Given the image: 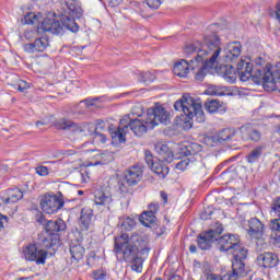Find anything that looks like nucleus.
<instances>
[{"label": "nucleus", "mask_w": 280, "mask_h": 280, "mask_svg": "<svg viewBox=\"0 0 280 280\" xmlns=\"http://www.w3.org/2000/svg\"><path fill=\"white\" fill-rule=\"evenodd\" d=\"M222 48L220 47V37L218 35H208L205 37V45L200 42H195L187 45L184 48V54L186 56H195V80L202 82L207 75V69H213L218 65V59Z\"/></svg>", "instance_id": "1"}, {"label": "nucleus", "mask_w": 280, "mask_h": 280, "mask_svg": "<svg viewBox=\"0 0 280 280\" xmlns=\"http://www.w3.org/2000/svg\"><path fill=\"white\" fill-rule=\"evenodd\" d=\"M114 253L115 255H122L124 261L133 264L132 270L141 272L143 259L139 255H150V238H148V235L137 232H133L130 237L128 234H122L115 237Z\"/></svg>", "instance_id": "2"}, {"label": "nucleus", "mask_w": 280, "mask_h": 280, "mask_svg": "<svg viewBox=\"0 0 280 280\" xmlns=\"http://www.w3.org/2000/svg\"><path fill=\"white\" fill-rule=\"evenodd\" d=\"M62 12L60 13V21L55 19H45L40 24V30L43 32H48V34L60 35L65 34V30L75 34L80 31V26L75 23V19H81L82 7L78 0H63Z\"/></svg>", "instance_id": "3"}, {"label": "nucleus", "mask_w": 280, "mask_h": 280, "mask_svg": "<svg viewBox=\"0 0 280 280\" xmlns=\"http://www.w3.org/2000/svg\"><path fill=\"white\" fill-rule=\"evenodd\" d=\"M159 124H164V126L170 124V113L160 105L149 108L145 119L129 117V121H127L128 131L133 132L136 137H143L148 130H154Z\"/></svg>", "instance_id": "4"}, {"label": "nucleus", "mask_w": 280, "mask_h": 280, "mask_svg": "<svg viewBox=\"0 0 280 280\" xmlns=\"http://www.w3.org/2000/svg\"><path fill=\"white\" fill-rule=\"evenodd\" d=\"M231 253L234 257L232 261V272L226 273L225 277L228 280H237L241 277H246L248 275V268L244 264V259L248 257V249L237 243L236 246L231 249Z\"/></svg>", "instance_id": "5"}, {"label": "nucleus", "mask_w": 280, "mask_h": 280, "mask_svg": "<svg viewBox=\"0 0 280 280\" xmlns=\"http://www.w3.org/2000/svg\"><path fill=\"white\" fill-rule=\"evenodd\" d=\"M175 110H183L184 115L188 119H196L198 124H203L206 120L205 112H202V105L200 103L194 102L190 96H183L180 100L176 101L174 104Z\"/></svg>", "instance_id": "6"}, {"label": "nucleus", "mask_w": 280, "mask_h": 280, "mask_svg": "<svg viewBox=\"0 0 280 280\" xmlns=\"http://www.w3.org/2000/svg\"><path fill=\"white\" fill-rule=\"evenodd\" d=\"M247 234L252 240H256V250L258 253L266 250L268 244L266 243V235H264V223L257 218H252L247 221Z\"/></svg>", "instance_id": "7"}, {"label": "nucleus", "mask_w": 280, "mask_h": 280, "mask_svg": "<svg viewBox=\"0 0 280 280\" xmlns=\"http://www.w3.org/2000/svg\"><path fill=\"white\" fill-rule=\"evenodd\" d=\"M222 231H224V228L222 225H219L215 230L210 229L203 233H200L197 238L198 247L201 250H209L215 242H218V237L222 235Z\"/></svg>", "instance_id": "8"}, {"label": "nucleus", "mask_w": 280, "mask_h": 280, "mask_svg": "<svg viewBox=\"0 0 280 280\" xmlns=\"http://www.w3.org/2000/svg\"><path fill=\"white\" fill-rule=\"evenodd\" d=\"M259 71H266V68H257L253 73V62L249 58L241 59L236 66V73L241 78L242 82H248V80H252V82L255 83V78Z\"/></svg>", "instance_id": "9"}, {"label": "nucleus", "mask_w": 280, "mask_h": 280, "mask_svg": "<svg viewBox=\"0 0 280 280\" xmlns=\"http://www.w3.org/2000/svg\"><path fill=\"white\" fill-rule=\"evenodd\" d=\"M144 161L147 165L150 167L153 174H156L159 178H166L167 174H170V166L165 165L161 160H154L152 156V152H144Z\"/></svg>", "instance_id": "10"}, {"label": "nucleus", "mask_w": 280, "mask_h": 280, "mask_svg": "<svg viewBox=\"0 0 280 280\" xmlns=\"http://www.w3.org/2000/svg\"><path fill=\"white\" fill-rule=\"evenodd\" d=\"M128 121H130V116H125L120 119L119 126L108 125V133L113 141H126L130 135L128 131Z\"/></svg>", "instance_id": "11"}, {"label": "nucleus", "mask_w": 280, "mask_h": 280, "mask_svg": "<svg viewBox=\"0 0 280 280\" xmlns=\"http://www.w3.org/2000/svg\"><path fill=\"white\" fill-rule=\"evenodd\" d=\"M62 207H65V202L56 197V195H45L40 200V209L44 213H48V215L58 213Z\"/></svg>", "instance_id": "12"}, {"label": "nucleus", "mask_w": 280, "mask_h": 280, "mask_svg": "<svg viewBox=\"0 0 280 280\" xmlns=\"http://www.w3.org/2000/svg\"><path fill=\"white\" fill-rule=\"evenodd\" d=\"M23 255L26 261H36L37 265H45L47 259V252L44 249H39L36 245L31 244L26 246L23 250Z\"/></svg>", "instance_id": "13"}, {"label": "nucleus", "mask_w": 280, "mask_h": 280, "mask_svg": "<svg viewBox=\"0 0 280 280\" xmlns=\"http://www.w3.org/2000/svg\"><path fill=\"white\" fill-rule=\"evenodd\" d=\"M237 129L235 128H224L219 131L213 130L205 136L207 141H232V139H237Z\"/></svg>", "instance_id": "14"}, {"label": "nucleus", "mask_w": 280, "mask_h": 280, "mask_svg": "<svg viewBox=\"0 0 280 280\" xmlns=\"http://www.w3.org/2000/svg\"><path fill=\"white\" fill-rule=\"evenodd\" d=\"M195 62L196 59H190L189 61H187L186 59H182L174 65L173 73L178 78H187L190 69L191 71H196Z\"/></svg>", "instance_id": "15"}, {"label": "nucleus", "mask_w": 280, "mask_h": 280, "mask_svg": "<svg viewBox=\"0 0 280 280\" xmlns=\"http://www.w3.org/2000/svg\"><path fill=\"white\" fill-rule=\"evenodd\" d=\"M49 47V39L47 37H36L34 42L24 44L23 49L27 54L43 52Z\"/></svg>", "instance_id": "16"}, {"label": "nucleus", "mask_w": 280, "mask_h": 280, "mask_svg": "<svg viewBox=\"0 0 280 280\" xmlns=\"http://www.w3.org/2000/svg\"><path fill=\"white\" fill-rule=\"evenodd\" d=\"M126 183L130 187L138 185L141 183V178H143V166L136 164L127 170L126 175Z\"/></svg>", "instance_id": "17"}, {"label": "nucleus", "mask_w": 280, "mask_h": 280, "mask_svg": "<svg viewBox=\"0 0 280 280\" xmlns=\"http://www.w3.org/2000/svg\"><path fill=\"white\" fill-rule=\"evenodd\" d=\"M219 250L226 253L231 250L234 246L240 244V236L233 234H225L218 237Z\"/></svg>", "instance_id": "18"}, {"label": "nucleus", "mask_w": 280, "mask_h": 280, "mask_svg": "<svg viewBox=\"0 0 280 280\" xmlns=\"http://www.w3.org/2000/svg\"><path fill=\"white\" fill-rule=\"evenodd\" d=\"M94 162H90L88 167H95L97 165H108V163H113L115 161V155L113 153L105 151H96L93 155Z\"/></svg>", "instance_id": "19"}, {"label": "nucleus", "mask_w": 280, "mask_h": 280, "mask_svg": "<svg viewBox=\"0 0 280 280\" xmlns=\"http://www.w3.org/2000/svg\"><path fill=\"white\" fill-rule=\"evenodd\" d=\"M57 130H70V132H82V126L71 119L60 118L52 125Z\"/></svg>", "instance_id": "20"}, {"label": "nucleus", "mask_w": 280, "mask_h": 280, "mask_svg": "<svg viewBox=\"0 0 280 280\" xmlns=\"http://www.w3.org/2000/svg\"><path fill=\"white\" fill-rule=\"evenodd\" d=\"M257 261L262 268H275L279 264V257L272 253H262L258 255Z\"/></svg>", "instance_id": "21"}, {"label": "nucleus", "mask_w": 280, "mask_h": 280, "mask_svg": "<svg viewBox=\"0 0 280 280\" xmlns=\"http://www.w3.org/2000/svg\"><path fill=\"white\" fill-rule=\"evenodd\" d=\"M154 150L156 154L162 159V161H165V163H172L174 161V152L167 144L163 142H156L154 145Z\"/></svg>", "instance_id": "22"}, {"label": "nucleus", "mask_w": 280, "mask_h": 280, "mask_svg": "<svg viewBox=\"0 0 280 280\" xmlns=\"http://www.w3.org/2000/svg\"><path fill=\"white\" fill-rule=\"evenodd\" d=\"M215 70H217V73L221 75V78H224V80H226V82H230L231 84H233V82L237 80V75H236L237 72L235 71V68H233V66L223 65V66L217 67Z\"/></svg>", "instance_id": "23"}, {"label": "nucleus", "mask_w": 280, "mask_h": 280, "mask_svg": "<svg viewBox=\"0 0 280 280\" xmlns=\"http://www.w3.org/2000/svg\"><path fill=\"white\" fill-rule=\"evenodd\" d=\"M224 54L225 62H233V58H240L242 55V44H240V42L229 44L224 50Z\"/></svg>", "instance_id": "24"}, {"label": "nucleus", "mask_w": 280, "mask_h": 280, "mask_svg": "<svg viewBox=\"0 0 280 280\" xmlns=\"http://www.w3.org/2000/svg\"><path fill=\"white\" fill-rule=\"evenodd\" d=\"M241 133L243 135L242 139L245 140L259 141L261 139V133L252 124L242 126Z\"/></svg>", "instance_id": "25"}, {"label": "nucleus", "mask_w": 280, "mask_h": 280, "mask_svg": "<svg viewBox=\"0 0 280 280\" xmlns=\"http://www.w3.org/2000/svg\"><path fill=\"white\" fill-rule=\"evenodd\" d=\"M108 126L110 125L104 120H96L94 131H90V137L96 141H106V136L103 132H106V128L108 130Z\"/></svg>", "instance_id": "26"}, {"label": "nucleus", "mask_w": 280, "mask_h": 280, "mask_svg": "<svg viewBox=\"0 0 280 280\" xmlns=\"http://www.w3.org/2000/svg\"><path fill=\"white\" fill-rule=\"evenodd\" d=\"M93 226V210L83 208L81 210L80 229L81 231H90Z\"/></svg>", "instance_id": "27"}, {"label": "nucleus", "mask_w": 280, "mask_h": 280, "mask_svg": "<svg viewBox=\"0 0 280 280\" xmlns=\"http://www.w3.org/2000/svg\"><path fill=\"white\" fill-rule=\"evenodd\" d=\"M45 229L50 235H56V233L65 231L67 229V224H65V221L62 219H56L47 221Z\"/></svg>", "instance_id": "28"}, {"label": "nucleus", "mask_w": 280, "mask_h": 280, "mask_svg": "<svg viewBox=\"0 0 280 280\" xmlns=\"http://www.w3.org/2000/svg\"><path fill=\"white\" fill-rule=\"evenodd\" d=\"M178 152L180 156H191L198 154V152H202V147L198 142H190L188 145L179 148Z\"/></svg>", "instance_id": "29"}, {"label": "nucleus", "mask_w": 280, "mask_h": 280, "mask_svg": "<svg viewBox=\"0 0 280 280\" xmlns=\"http://www.w3.org/2000/svg\"><path fill=\"white\" fill-rule=\"evenodd\" d=\"M94 202L97 207H107L113 202V197L104 191H96L94 195Z\"/></svg>", "instance_id": "30"}, {"label": "nucleus", "mask_w": 280, "mask_h": 280, "mask_svg": "<svg viewBox=\"0 0 280 280\" xmlns=\"http://www.w3.org/2000/svg\"><path fill=\"white\" fill-rule=\"evenodd\" d=\"M201 270L203 272V277H206V280H224V279H229L226 277V275L224 276V278H222V276H220L218 273H213L211 271V265H209V262H203L201 265Z\"/></svg>", "instance_id": "31"}, {"label": "nucleus", "mask_w": 280, "mask_h": 280, "mask_svg": "<svg viewBox=\"0 0 280 280\" xmlns=\"http://www.w3.org/2000/svg\"><path fill=\"white\" fill-rule=\"evenodd\" d=\"M70 255L74 261H80L84 257V247L78 243H70Z\"/></svg>", "instance_id": "32"}, {"label": "nucleus", "mask_w": 280, "mask_h": 280, "mask_svg": "<svg viewBox=\"0 0 280 280\" xmlns=\"http://www.w3.org/2000/svg\"><path fill=\"white\" fill-rule=\"evenodd\" d=\"M23 198V191L19 188L8 190V198L4 199L5 205H10V202H19Z\"/></svg>", "instance_id": "33"}, {"label": "nucleus", "mask_w": 280, "mask_h": 280, "mask_svg": "<svg viewBox=\"0 0 280 280\" xmlns=\"http://www.w3.org/2000/svg\"><path fill=\"white\" fill-rule=\"evenodd\" d=\"M262 153H264V147H257L253 151H250V153L247 154L245 159L247 163L253 165L254 163H257L259 161Z\"/></svg>", "instance_id": "34"}, {"label": "nucleus", "mask_w": 280, "mask_h": 280, "mask_svg": "<svg viewBox=\"0 0 280 280\" xmlns=\"http://www.w3.org/2000/svg\"><path fill=\"white\" fill-rule=\"evenodd\" d=\"M228 92L229 89L222 85H210L206 91L207 95H217L219 97L226 95Z\"/></svg>", "instance_id": "35"}, {"label": "nucleus", "mask_w": 280, "mask_h": 280, "mask_svg": "<svg viewBox=\"0 0 280 280\" xmlns=\"http://www.w3.org/2000/svg\"><path fill=\"white\" fill-rule=\"evenodd\" d=\"M220 108H222V103L219 100H208L205 103V109L207 110V113L213 114V113H218V110H220Z\"/></svg>", "instance_id": "36"}, {"label": "nucleus", "mask_w": 280, "mask_h": 280, "mask_svg": "<svg viewBox=\"0 0 280 280\" xmlns=\"http://www.w3.org/2000/svg\"><path fill=\"white\" fill-rule=\"evenodd\" d=\"M140 222L143 224V226H150V224H154V222H156V214L144 211L140 215Z\"/></svg>", "instance_id": "37"}, {"label": "nucleus", "mask_w": 280, "mask_h": 280, "mask_svg": "<svg viewBox=\"0 0 280 280\" xmlns=\"http://www.w3.org/2000/svg\"><path fill=\"white\" fill-rule=\"evenodd\" d=\"M118 226H120L121 231H132L137 226V222L135 219L127 217L119 222Z\"/></svg>", "instance_id": "38"}, {"label": "nucleus", "mask_w": 280, "mask_h": 280, "mask_svg": "<svg viewBox=\"0 0 280 280\" xmlns=\"http://www.w3.org/2000/svg\"><path fill=\"white\" fill-rule=\"evenodd\" d=\"M24 22L26 25H34L38 23V15H36L35 13H27L24 16Z\"/></svg>", "instance_id": "39"}, {"label": "nucleus", "mask_w": 280, "mask_h": 280, "mask_svg": "<svg viewBox=\"0 0 280 280\" xmlns=\"http://www.w3.org/2000/svg\"><path fill=\"white\" fill-rule=\"evenodd\" d=\"M189 165H191V160L185 159L176 164V170H179L180 172H185V170L189 168Z\"/></svg>", "instance_id": "40"}, {"label": "nucleus", "mask_w": 280, "mask_h": 280, "mask_svg": "<svg viewBox=\"0 0 280 280\" xmlns=\"http://www.w3.org/2000/svg\"><path fill=\"white\" fill-rule=\"evenodd\" d=\"M24 38L26 40H34V38H38V31H34V30H26L24 33Z\"/></svg>", "instance_id": "41"}, {"label": "nucleus", "mask_w": 280, "mask_h": 280, "mask_svg": "<svg viewBox=\"0 0 280 280\" xmlns=\"http://www.w3.org/2000/svg\"><path fill=\"white\" fill-rule=\"evenodd\" d=\"M18 91H20L21 93H25L27 91V89H30V83H27L26 81L23 80H19V82L15 84Z\"/></svg>", "instance_id": "42"}, {"label": "nucleus", "mask_w": 280, "mask_h": 280, "mask_svg": "<svg viewBox=\"0 0 280 280\" xmlns=\"http://www.w3.org/2000/svg\"><path fill=\"white\" fill-rule=\"evenodd\" d=\"M147 5L151 8V10H159L161 8V0H144Z\"/></svg>", "instance_id": "43"}, {"label": "nucleus", "mask_w": 280, "mask_h": 280, "mask_svg": "<svg viewBox=\"0 0 280 280\" xmlns=\"http://www.w3.org/2000/svg\"><path fill=\"white\" fill-rule=\"evenodd\" d=\"M93 279L94 280H104V279H106V272L104 270L93 271Z\"/></svg>", "instance_id": "44"}, {"label": "nucleus", "mask_w": 280, "mask_h": 280, "mask_svg": "<svg viewBox=\"0 0 280 280\" xmlns=\"http://www.w3.org/2000/svg\"><path fill=\"white\" fill-rule=\"evenodd\" d=\"M271 209L278 214V218H280V197L273 201Z\"/></svg>", "instance_id": "45"}, {"label": "nucleus", "mask_w": 280, "mask_h": 280, "mask_svg": "<svg viewBox=\"0 0 280 280\" xmlns=\"http://www.w3.org/2000/svg\"><path fill=\"white\" fill-rule=\"evenodd\" d=\"M36 173L39 175V176H47L49 174V168L47 166H38L36 168Z\"/></svg>", "instance_id": "46"}, {"label": "nucleus", "mask_w": 280, "mask_h": 280, "mask_svg": "<svg viewBox=\"0 0 280 280\" xmlns=\"http://www.w3.org/2000/svg\"><path fill=\"white\" fill-rule=\"evenodd\" d=\"M211 215H213V210H211V208H208L203 212H201V220H210Z\"/></svg>", "instance_id": "47"}, {"label": "nucleus", "mask_w": 280, "mask_h": 280, "mask_svg": "<svg viewBox=\"0 0 280 280\" xmlns=\"http://www.w3.org/2000/svg\"><path fill=\"white\" fill-rule=\"evenodd\" d=\"M142 82H154V74H152V72H145L143 75H142Z\"/></svg>", "instance_id": "48"}, {"label": "nucleus", "mask_w": 280, "mask_h": 280, "mask_svg": "<svg viewBox=\"0 0 280 280\" xmlns=\"http://www.w3.org/2000/svg\"><path fill=\"white\" fill-rule=\"evenodd\" d=\"M160 206L159 203H151L149 205V210L147 212L153 213V215H156L159 213Z\"/></svg>", "instance_id": "49"}, {"label": "nucleus", "mask_w": 280, "mask_h": 280, "mask_svg": "<svg viewBox=\"0 0 280 280\" xmlns=\"http://www.w3.org/2000/svg\"><path fill=\"white\" fill-rule=\"evenodd\" d=\"M270 228L271 231H280V217L271 221Z\"/></svg>", "instance_id": "50"}, {"label": "nucleus", "mask_w": 280, "mask_h": 280, "mask_svg": "<svg viewBox=\"0 0 280 280\" xmlns=\"http://www.w3.org/2000/svg\"><path fill=\"white\" fill-rule=\"evenodd\" d=\"M81 176V183H88L89 180V172L84 171L80 173Z\"/></svg>", "instance_id": "51"}, {"label": "nucleus", "mask_w": 280, "mask_h": 280, "mask_svg": "<svg viewBox=\"0 0 280 280\" xmlns=\"http://www.w3.org/2000/svg\"><path fill=\"white\" fill-rule=\"evenodd\" d=\"M4 224H8V217L0 214V231L3 229Z\"/></svg>", "instance_id": "52"}, {"label": "nucleus", "mask_w": 280, "mask_h": 280, "mask_svg": "<svg viewBox=\"0 0 280 280\" xmlns=\"http://www.w3.org/2000/svg\"><path fill=\"white\" fill-rule=\"evenodd\" d=\"M124 0H109V5L112 8H117Z\"/></svg>", "instance_id": "53"}, {"label": "nucleus", "mask_w": 280, "mask_h": 280, "mask_svg": "<svg viewBox=\"0 0 280 280\" xmlns=\"http://www.w3.org/2000/svg\"><path fill=\"white\" fill-rule=\"evenodd\" d=\"M40 126H49V122L48 121H45V120H38L36 122V127L37 128H40Z\"/></svg>", "instance_id": "54"}, {"label": "nucleus", "mask_w": 280, "mask_h": 280, "mask_svg": "<svg viewBox=\"0 0 280 280\" xmlns=\"http://www.w3.org/2000/svg\"><path fill=\"white\" fill-rule=\"evenodd\" d=\"M37 222L39 224H43L44 226H46L47 224V220H45V217L44 215H40L38 219H37Z\"/></svg>", "instance_id": "55"}, {"label": "nucleus", "mask_w": 280, "mask_h": 280, "mask_svg": "<svg viewBox=\"0 0 280 280\" xmlns=\"http://www.w3.org/2000/svg\"><path fill=\"white\" fill-rule=\"evenodd\" d=\"M161 198L164 200V205H167V194L165 191H161Z\"/></svg>", "instance_id": "56"}, {"label": "nucleus", "mask_w": 280, "mask_h": 280, "mask_svg": "<svg viewBox=\"0 0 280 280\" xmlns=\"http://www.w3.org/2000/svg\"><path fill=\"white\" fill-rule=\"evenodd\" d=\"M168 280H182L180 276L178 275H172Z\"/></svg>", "instance_id": "57"}, {"label": "nucleus", "mask_w": 280, "mask_h": 280, "mask_svg": "<svg viewBox=\"0 0 280 280\" xmlns=\"http://www.w3.org/2000/svg\"><path fill=\"white\" fill-rule=\"evenodd\" d=\"M189 250L190 253H197L198 248L196 247V245H190Z\"/></svg>", "instance_id": "58"}, {"label": "nucleus", "mask_w": 280, "mask_h": 280, "mask_svg": "<svg viewBox=\"0 0 280 280\" xmlns=\"http://www.w3.org/2000/svg\"><path fill=\"white\" fill-rule=\"evenodd\" d=\"M256 65H258L259 67H261V65H264V59H262V58L256 59Z\"/></svg>", "instance_id": "59"}, {"label": "nucleus", "mask_w": 280, "mask_h": 280, "mask_svg": "<svg viewBox=\"0 0 280 280\" xmlns=\"http://www.w3.org/2000/svg\"><path fill=\"white\" fill-rule=\"evenodd\" d=\"M85 128H88V130H91V128H93V126L91 124H85Z\"/></svg>", "instance_id": "60"}, {"label": "nucleus", "mask_w": 280, "mask_h": 280, "mask_svg": "<svg viewBox=\"0 0 280 280\" xmlns=\"http://www.w3.org/2000/svg\"><path fill=\"white\" fill-rule=\"evenodd\" d=\"M78 194H79V196H82V195H84V191L83 190H78Z\"/></svg>", "instance_id": "61"}, {"label": "nucleus", "mask_w": 280, "mask_h": 280, "mask_svg": "<svg viewBox=\"0 0 280 280\" xmlns=\"http://www.w3.org/2000/svg\"><path fill=\"white\" fill-rule=\"evenodd\" d=\"M118 143H121V142H115V141H113V142H112V145H117Z\"/></svg>", "instance_id": "62"}, {"label": "nucleus", "mask_w": 280, "mask_h": 280, "mask_svg": "<svg viewBox=\"0 0 280 280\" xmlns=\"http://www.w3.org/2000/svg\"><path fill=\"white\" fill-rule=\"evenodd\" d=\"M197 266H198V268H200V266H202V265H200V264H197Z\"/></svg>", "instance_id": "63"}, {"label": "nucleus", "mask_w": 280, "mask_h": 280, "mask_svg": "<svg viewBox=\"0 0 280 280\" xmlns=\"http://www.w3.org/2000/svg\"><path fill=\"white\" fill-rule=\"evenodd\" d=\"M156 280H163V279L159 278V279H156Z\"/></svg>", "instance_id": "64"}]
</instances>
